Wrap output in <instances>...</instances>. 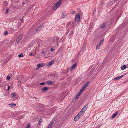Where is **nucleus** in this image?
Masks as SVG:
<instances>
[{
    "label": "nucleus",
    "mask_w": 128,
    "mask_h": 128,
    "mask_svg": "<svg viewBox=\"0 0 128 128\" xmlns=\"http://www.w3.org/2000/svg\"><path fill=\"white\" fill-rule=\"evenodd\" d=\"M62 2V0H60L54 5L52 8V10L54 11H55L60 6Z\"/></svg>",
    "instance_id": "nucleus-1"
},
{
    "label": "nucleus",
    "mask_w": 128,
    "mask_h": 128,
    "mask_svg": "<svg viewBox=\"0 0 128 128\" xmlns=\"http://www.w3.org/2000/svg\"><path fill=\"white\" fill-rule=\"evenodd\" d=\"M89 84V82H87L82 87L81 89L80 90V92L81 93H82V92L85 89V88L88 86Z\"/></svg>",
    "instance_id": "nucleus-2"
},
{
    "label": "nucleus",
    "mask_w": 128,
    "mask_h": 128,
    "mask_svg": "<svg viewBox=\"0 0 128 128\" xmlns=\"http://www.w3.org/2000/svg\"><path fill=\"white\" fill-rule=\"evenodd\" d=\"M80 15L79 14H76L75 16V20L76 21H78L80 19Z\"/></svg>",
    "instance_id": "nucleus-3"
},
{
    "label": "nucleus",
    "mask_w": 128,
    "mask_h": 128,
    "mask_svg": "<svg viewBox=\"0 0 128 128\" xmlns=\"http://www.w3.org/2000/svg\"><path fill=\"white\" fill-rule=\"evenodd\" d=\"M45 65L44 64H37L36 69H38L40 67L44 66Z\"/></svg>",
    "instance_id": "nucleus-4"
},
{
    "label": "nucleus",
    "mask_w": 128,
    "mask_h": 128,
    "mask_svg": "<svg viewBox=\"0 0 128 128\" xmlns=\"http://www.w3.org/2000/svg\"><path fill=\"white\" fill-rule=\"evenodd\" d=\"M124 75H122L119 77H117L114 78V80H119L120 79L122 78L124 76Z\"/></svg>",
    "instance_id": "nucleus-5"
},
{
    "label": "nucleus",
    "mask_w": 128,
    "mask_h": 128,
    "mask_svg": "<svg viewBox=\"0 0 128 128\" xmlns=\"http://www.w3.org/2000/svg\"><path fill=\"white\" fill-rule=\"evenodd\" d=\"M22 34H21L20 35L18 36L17 39L16 40V42H19L22 38Z\"/></svg>",
    "instance_id": "nucleus-6"
},
{
    "label": "nucleus",
    "mask_w": 128,
    "mask_h": 128,
    "mask_svg": "<svg viewBox=\"0 0 128 128\" xmlns=\"http://www.w3.org/2000/svg\"><path fill=\"white\" fill-rule=\"evenodd\" d=\"M88 107V106L87 105L84 106L82 108L81 111L83 112H84L87 110Z\"/></svg>",
    "instance_id": "nucleus-7"
},
{
    "label": "nucleus",
    "mask_w": 128,
    "mask_h": 128,
    "mask_svg": "<svg viewBox=\"0 0 128 128\" xmlns=\"http://www.w3.org/2000/svg\"><path fill=\"white\" fill-rule=\"evenodd\" d=\"M79 116H78V115H76L74 118V120L75 121H76L78 120L80 118Z\"/></svg>",
    "instance_id": "nucleus-8"
},
{
    "label": "nucleus",
    "mask_w": 128,
    "mask_h": 128,
    "mask_svg": "<svg viewBox=\"0 0 128 128\" xmlns=\"http://www.w3.org/2000/svg\"><path fill=\"white\" fill-rule=\"evenodd\" d=\"M9 106L12 108H14L16 106V104H14L13 103H11L10 104H9Z\"/></svg>",
    "instance_id": "nucleus-9"
},
{
    "label": "nucleus",
    "mask_w": 128,
    "mask_h": 128,
    "mask_svg": "<svg viewBox=\"0 0 128 128\" xmlns=\"http://www.w3.org/2000/svg\"><path fill=\"white\" fill-rule=\"evenodd\" d=\"M118 114V112H117L115 113L112 116L111 118H112V119L114 118Z\"/></svg>",
    "instance_id": "nucleus-10"
},
{
    "label": "nucleus",
    "mask_w": 128,
    "mask_h": 128,
    "mask_svg": "<svg viewBox=\"0 0 128 128\" xmlns=\"http://www.w3.org/2000/svg\"><path fill=\"white\" fill-rule=\"evenodd\" d=\"M126 66L124 64L121 67V69L122 70H123L126 69Z\"/></svg>",
    "instance_id": "nucleus-11"
},
{
    "label": "nucleus",
    "mask_w": 128,
    "mask_h": 128,
    "mask_svg": "<svg viewBox=\"0 0 128 128\" xmlns=\"http://www.w3.org/2000/svg\"><path fill=\"white\" fill-rule=\"evenodd\" d=\"M43 24H42L37 29V30H36V32H37L38 31H40V29L41 28H42V27H43Z\"/></svg>",
    "instance_id": "nucleus-12"
},
{
    "label": "nucleus",
    "mask_w": 128,
    "mask_h": 128,
    "mask_svg": "<svg viewBox=\"0 0 128 128\" xmlns=\"http://www.w3.org/2000/svg\"><path fill=\"white\" fill-rule=\"evenodd\" d=\"M48 88L47 87H44L41 90L43 91H44L48 90Z\"/></svg>",
    "instance_id": "nucleus-13"
},
{
    "label": "nucleus",
    "mask_w": 128,
    "mask_h": 128,
    "mask_svg": "<svg viewBox=\"0 0 128 128\" xmlns=\"http://www.w3.org/2000/svg\"><path fill=\"white\" fill-rule=\"evenodd\" d=\"M54 123V122H50V124L49 125L48 127V128H51L52 126V124Z\"/></svg>",
    "instance_id": "nucleus-14"
},
{
    "label": "nucleus",
    "mask_w": 128,
    "mask_h": 128,
    "mask_svg": "<svg viewBox=\"0 0 128 128\" xmlns=\"http://www.w3.org/2000/svg\"><path fill=\"white\" fill-rule=\"evenodd\" d=\"M54 123V122H50V124L49 125L48 127V128H51L52 126V124Z\"/></svg>",
    "instance_id": "nucleus-15"
},
{
    "label": "nucleus",
    "mask_w": 128,
    "mask_h": 128,
    "mask_svg": "<svg viewBox=\"0 0 128 128\" xmlns=\"http://www.w3.org/2000/svg\"><path fill=\"white\" fill-rule=\"evenodd\" d=\"M106 24L105 23H104L103 24H102L101 26V28H104L105 26L106 25Z\"/></svg>",
    "instance_id": "nucleus-16"
},
{
    "label": "nucleus",
    "mask_w": 128,
    "mask_h": 128,
    "mask_svg": "<svg viewBox=\"0 0 128 128\" xmlns=\"http://www.w3.org/2000/svg\"><path fill=\"white\" fill-rule=\"evenodd\" d=\"M82 93L79 92L78 94H77L76 95V99H77V98H78L79 97L80 95Z\"/></svg>",
    "instance_id": "nucleus-17"
},
{
    "label": "nucleus",
    "mask_w": 128,
    "mask_h": 128,
    "mask_svg": "<svg viewBox=\"0 0 128 128\" xmlns=\"http://www.w3.org/2000/svg\"><path fill=\"white\" fill-rule=\"evenodd\" d=\"M100 44H97L96 47V50H98L100 49Z\"/></svg>",
    "instance_id": "nucleus-18"
},
{
    "label": "nucleus",
    "mask_w": 128,
    "mask_h": 128,
    "mask_svg": "<svg viewBox=\"0 0 128 128\" xmlns=\"http://www.w3.org/2000/svg\"><path fill=\"white\" fill-rule=\"evenodd\" d=\"M76 64H74L71 67V68L72 69H74V68H75V67L76 66Z\"/></svg>",
    "instance_id": "nucleus-19"
},
{
    "label": "nucleus",
    "mask_w": 128,
    "mask_h": 128,
    "mask_svg": "<svg viewBox=\"0 0 128 128\" xmlns=\"http://www.w3.org/2000/svg\"><path fill=\"white\" fill-rule=\"evenodd\" d=\"M83 112H81V111L78 113V114L77 115H78V116H79L80 117L82 115Z\"/></svg>",
    "instance_id": "nucleus-20"
},
{
    "label": "nucleus",
    "mask_w": 128,
    "mask_h": 128,
    "mask_svg": "<svg viewBox=\"0 0 128 128\" xmlns=\"http://www.w3.org/2000/svg\"><path fill=\"white\" fill-rule=\"evenodd\" d=\"M52 83V81H48L46 82V83L48 84L51 85Z\"/></svg>",
    "instance_id": "nucleus-21"
},
{
    "label": "nucleus",
    "mask_w": 128,
    "mask_h": 128,
    "mask_svg": "<svg viewBox=\"0 0 128 128\" xmlns=\"http://www.w3.org/2000/svg\"><path fill=\"white\" fill-rule=\"evenodd\" d=\"M42 118H41L40 120H39V121L38 122V125H39L40 124V123L42 122Z\"/></svg>",
    "instance_id": "nucleus-22"
},
{
    "label": "nucleus",
    "mask_w": 128,
    "mask_h": 128,
    "mask_svg": "<svg viewBox=\"0 0 128 128\" xmlns=\"http://www.w3.org/2000/svg\"><path fill=\"white\" fill-rule=\"evenodd\" d=\"M19 57H22L23 56V54L22 53H21L20 54L18 55Z\"/></svg>",
    "instance_id": "nucleus-23"
},
{
    "label": "nucleus",
    "mask_w": 128,
    "mask_h": 128,
    "mask_svg": "<svg viewBox=\"0 0 128 128\" xmlns=\"http://www.w3.org/2000/svg\"><path fill=\"white\" fill-rule=\"evenodd\" d=\"M8 4L7 2L6 1H5L4 2V4L5 6H6Z\"/></svg>",
    "instance_id": "nucleus-24"
},
{
    "label": "nucleus",
    "mask_w": 128,
    "mask_h": 128,
    "mask_svg": "<svg viewBox=\"0 0 128 128\" xmlns=\"http://www.w3.org/2000/svg\"><path fill=\"white\" fill-rule=\"evenodd\" d=\"M11 96L12 97H13L15 96V94L14 93H12L11 94Z\"/></svg>",
    "instance_id": "nucleus-25"
},
{
    "label": "nucleus",
    "mask_w": 128,
    "mask_h": 128,
    "mask_svg": "<svg viewBox=\"0 0 128 128\" xmlns=\"http://www.w3.org/2000/svg\"><path fill=\"white\" fill-rule=\"evenodd\" d=\"M30 124H28L26 128H30Z\"/></svg>",
    "instance_id": "nucleus-26"
},
{
    "label": "nucleus",
    "mask_w": 128,
    "mask_h": 128,
    "mask_svg": "<svg viewBox=\"0 0 128 128\" xmlns=\"http://www.w3.org/2000/svg\"><path fill=\"white\" fill-rule=\"evenodd\" d=\"M18 85H20V86L21 84V82L20 81H19L18 82Z\"/></svg>",
    "instance_id": "nucleus-27"
},
{
    "label": "nucleus",
    "mask_w": 128,
    "mask_h": 128,
    "mask_svg": "<svg viewBox=\"0 0 128 128\" xmlns=\"http://www.w3.org/2000/svg\"><path fill=\"white\" fill-rule=\"evenodd\" d=\"M75 12L74 10L72 11L71 12V14H74Z\"/></svg>",
    "instance_id": "nucleus-28"
},
{
    "label": "nucleus",
    "mask_w": 128,
    "mask_h": 128,
    "mask_svg": "<svg viewBox=\"0 0 128 128\" xmlns=\"http://www.w3.org/2000/svg\"><path fill=\"white\" fill-rule=\"evenodd\" d=\"M52 63H53L52 62H50L48 63L49 65H48L49 66V65H52Z\"/></svg>",
    "instance_id": "nucleus-29"
},
{
    "label": "nucleus",
    "mask_w": 128,
    "mask_h": 128,
    "mask_svg": "<svg viewBox=\"0 0 128 128\" xmlns=\"http://www.w3.org/2000/svg\"><path fill=\"white\" fill-rule=\"evenodd\" d=\"M8 34V32L6 31V32H5L4 33V34L5 35H7Z\"/></svg>",
    "instance_id": "nucleus-30"
},
{
    "label": "nucleus",
    "mask_w": 128,
    "mask_h": 128,
    "mask_svg": "<svg viewBox=\"0 0 128 128\" xmlns=\"http://www.w3.org/2000/svg\"><path fill=\"white\" fill-rule=\"evenodd\" d=\"M8 8L6 9V12H5V13L6 14H7L8 12Z\"/></svg>",
    "instance_id": "nucleus-31"
},
{
    "label": "nucleus",
    "mask_w": 128,
    "mask_h": 128,
    "mask_svg": "<svg viewBox=\"0 0 128 128\" xmlns=\"http://www.w3.org/2000/svg\"><path fill=\"white\" fill-rule=\"evenodd\" d=\"M45 83L44 82H42L40 83L39 84L40 85H44L45 84Z\"/></svg>",
    "instance_id": "nucleus-32"
},
{
    "label": "nucleus",
    "mask_w": 128,
    "mask_h": 128,
    "mask_svg": "<svg viewBox=\"0 0 128 128\" xmlns=\"http://www.w3.org/2000/svg\"><path fill=\"white\" fill-rule=\"evenodd\" d=\"M10 77L8 76H7V79L8 80H10Z\"/></svg>",
    "instance_id": "nucleus-33"
},
{
    "label": "nucleus",
    "mask_w": 128,
    "mask_h": 128,
    "mask_svg": "<svg viewBox=\"0 0 128 128\" xmlns=\"http://www.w3.org/2000/svg\"><path fill=\"white\" fill-rule=\"evenodd\" d=\"M103 44V42H102V41H101L100 42V43L98 44H100V45H102Z\"/></svg>",
    "instance_id": "nucleus-34"
},
{
    "label": "nucleus",
    "mask_w": 128,
    "mask_h": 128,
    "mask_svg": "<svg viewBox=\"0 0 128 128\" xmlns=\"http://www.w3.org/2000/svg\"><path fill=\"white\" fill-rule=\"evenodd\" d=\"M54 50V49L53 48H51L50 49V51L51 52H52Z\"/></svg>",
    "instance_id": "nucleus-35"
},
{
    "label": "nucleus",
    "mask_w": 128,
    "mask_h": 128,
    "mask_svg": "<svg viewBox=\"0 0 128 128\" xmlns=\"http://www.w3.org/2000/svg\"><path fill=\"white\" fill-rule=\"evenodd\" d=\"M33 54V53H31L29 54V55L30 56H32V54Z\"/></svg>",
    "instance_id": "nucleus-36"
},
{
    "label": "nucleus",
    "mask_w": 128,
    "mask_h": 128,
    "mask_svg": "<svg viewBox=\"0 0 128 128\" xmlns=\"http://www.w3.org/2000/svg\"><path fill=\"white\" fill-rule=\"evenodd\" d=\"M42 54H44L45 53V52L44 51H42Z\"/></svg>",
    "instance_id": "nucleus-37"
},
{
    "label": "nucleus",
    "mask_w": 128,
    "mask_h": 128,
    "mask_svg": "<svg viewBox=\"0 0 128 128\" xmlns=\"http://www.w3.org/2000/svg\"><path fill=\"white\" fill-rule=\"evenodd\" d=\"M10 86H8V90H9V89H10Z\"/></svg>",
    "instance_id": "nucleus-38"
},
{
    "label": "nucleus",
    "mask_w": 128,
    "mask_h": 128,
    "mask_svg": "<svg viewBox=\"0 0 128 128\" xmlns=\"http://www.w3.org/2000/svg\"><path fill=\"white\" fill-rule=\"evenodd\" d=\"M0 128H3V127L1 125H0Z\"/></svg>",
    "instance_id": "nucleus-39"
},
{
    "label": "nucleus",
    "mask_w": 128,
    "mask_h": 128,
    "mask_svg": "<svg viewBox=\"0 0 128 128\" xmlns=\"http://www.w3.org/2000/svg\"><path fill=\"white\" fill-rule=\"evenodd\" d=\"M104 40V38H103V39H102V40L101 41H102V42H103V41Z\"/></svg>",
    "instance_id": "nucleus-40"
},
{
    "label": "nucleus",
    "mask_w": 128,
    "mask_h": 128,
    "mask_svg": "<svg viewBox=\"0 0 128 128\" xmlns=\"http://www.w3.org/2000/svg\"><path fill=\"white\" fill-rule=\"evenodd\" d=\"M69 23H68V24H69Z\"/></svg>",
    "instance_id": "nucleus-41"
},
{
    "label": "nucleus",
    "mask_w": 128,
    "mask_h": 128,
    "mask_svg": "<svg viewBox=\"0 0 128 128\" xmlns=\"http://www.w3.org/2000/svg\"><path fill=\"white\" fill-rule=\"evenodd\" d=\"M47 128H48V127Z\"/></svg>",
    "instance_id": "nucleus-42"
}]
</instances>
